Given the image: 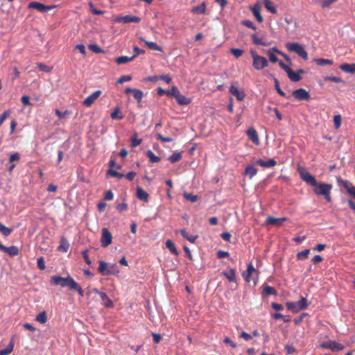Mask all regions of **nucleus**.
Wrapping results in <instances>:
<instances>
[{
  "instance_id": "22",
  "label": "nucleus",
  "mask_w": 355,
  "mask_h": 355,
  "mask_svg": "<svg viewBox=\"0 0 355 355\" xmlns=\"http://www.w3.org/2000/svg\"><path fill=\"white\" fill-rule=\"evenodd\" d=\"M343 71L350 73H355V63L348 64V63H343L340 65L339 67Z\"/></svg>"
},
{
  "instance_id": "8",
  "label": "nucleus",
  "mask_w": 355,
  "mask_h": 355,
  "mask_svg": "<svg viewBox=\"0 0 355 355\" xmlns=\"http://www.w3.org/2000/svg\"><path fill=\"white\" fill-rule=\"evenodd\" d=\"M112 242V235L109 230L106 227H103L101 230V243L103 248H106L110 245Z\"/></svg>"
},
{
  "instance_id": "20",
  "label": "nucleus",
  "mask_w": 355,
  "mask_h": 355,
  "mask_svg": "<svg viewBox=\"0 0 355 355\" xmlns=\"http://www.w3.org/2000/svg\"><path fill=\"white\" fill-rule=\"evenodd\" d=\"M256 164L263 168H272L277 165V162L274 159H269L268 161L258 159Z\"/></svg>"
},
{
  "instance_id": "31",
  "label": "nucleus",
  "mask_w": 355,
  "mask_h": 355,
  "mask_svg": "<svg viewBox=\"0 0 355 355\" xmlns=\"http://www.w3.org/2000/svg\"><path fill=\"white\" fill-rule=\"evenodd\" d=\"M313 62H315L318 66H323L326 64L331 65L334 63L332 60L325 58H315L313 59Z\"/></svg>"
},
{
  "instance_id": "26",
  "label": "nucleus",
  "mask_w": 355,
  "mask_h": 355,
  "mask_svg": "<svg viewBox=\"0 0 355 355\" xmlns=\"http://www.w3.org/2000/svg\"><path fill=\"white\" fill-rule=\"evenodd\" d=\"M206 7H207V5H206V3L204 1L202 3H201L200 5L197 6H194L192 10H191V12L193 13H196V14H204L206 11Z\"/></svg>"
},
{
  "instance_id": "45",
  "label": "nucleus",
  "mask_w": 355,
  "mask_h": 355,
  "mask_svg": "<svg viewBox=\"0 0 355 355\" xmlns=\"http://www.w3.org/2000/svg\"><path fill=\"white\" fill-rule=\"evenodd\" d=\"M132 94H133L134 98L138 103H140L141 101L143 96H144L143 92L139 89H134Z\"/></svg>"
},
{
  "instance_id": "46",
  "label": "nucleus",
  "mask_w": 355,
  "mask_h": 355,
  "mask_svg": "<svg viewBox=\"0 0 355 355\" xmlns=\"http://www.w3.org/2000/svg\"><path fill=\"white\" fill-rule=\"evenodd\" d=\"M310 253V250L309 249H306L304 250H302L301 252H299L297 253V259L298 260H303L308 258V256Z\"/></svg>"
},
{
  "instance_id": "16",
  "label": "nucleus",
  "mask_w": 355,
  "mask_h": 355,
  "mask_svg": "<svg viewBox=\"0 0 355 355\" xmlns=\"http://www.w3.org/2000/svg\"><path fill=\"white\" fill-rule=\"evenodd\" d=\"M247 135L250 140H251L254 144H259V139L257 130L254 128H250L246 132Z\"/></svg>"
},
{
  "instance_id": "58",
  "label": "nucleus",
  "mask_w": 355,
  "mask_h": 355,
  "mask_svg": "<svg viewBox=\"0 0 355 355\" xmlns=\"http://www.w3.org/2000/svg\"><path fill=\"white\" fill-rule=\"evenodd\" d=\"M37 268L40 270H44L46 266H45V261H44V259L43 257H40L37 259Z\"/></svg>"
},
{
  "instance_id": "15",
  "label": "nucleus",
  "mask_w": 355,
  "mask_h": 355,
  "mask_svg": "<svg viewBox=\"0 0 355 355\" xmlns=\"http://www.w3.org/2000/svg\"><path fill=\"white\" fill-rule=\"evenodd\" d=\"M287 220L286 218H275L272 216H268L266 218V223L267 225H271L274 226H280L284 221Z\"/></svg>"
},
{
  "instance_id": "7",
  "label": "nucleus",
  "mask_w": 355,
  "mask_h": 355,
  "mask_svg": "<svg viewBox=\"0 0 355 355\" xmlns=\"http://www.w3.org/2000/svg\"><path fill=\"white\" fill-rule=\"evenodd\" d=\"M55 7L56 6H46L44 3L37 1L30 2L28 5V8L35 9L41 12H46Z\"/></svg>"
},
{
  "instance_id": "6",
  "label": "nucleus",
  "mask_w": 355,
  "mask_h": 355,
  "mask_svg": "<svg viewBox=\"0 0 355 355\" xmlns=\"http://www.w3.org/2000/svg\"><path fill=\"white\" fill-rule=\"evenodd\" d=\"M320 347L323 349H329L332 352H340L342 351L345 346L340 343H336L334 340H328L323 342L320 344Z\"/></svg>"
},
{
  "instance_id": "57",
  "label": "nucleus",
  "mask_w": 355,
  "mask_h": 355,
  "mask_svg": "<svg viewBox=\"0 0 355 355\" xmlns=\"http://www.w3.org/2000/svg\"><path fill=\"white\" fill-rule=\"evenodd\" d=\"M230 52L232 53L236 58L241 56L243 53V51L239 49L232 48L230 49Z\"/></svg>"
},
{
  "instance_id": "5",
  "label": "nucleus",
  "mask_w": 355,
  "mask_h": 355,
  "mask_svg": "<svg viewBox=\"0 0 355 355\" xmlns=\"http://www.w3.org/2000/svg\"><path fill=\"white\" fill-rule=\"evenodd\" d=\"M71 281L73 282L74 279L70 276L65 278L59 276H53L50 280L51 283L53 285H60L62 287L67 286L69 288L71 287Z\"/></svg>"
},
{
  "instance_id": "37",
  "label": "nucleus",
  "mask_w": 355,
  "mask_h": 355,
  "mask_svg": "<svg viewBox=\"0 0 355 355\" xmlns=\"http://www.w3.org/2000/svg\"><path fill=\"white\" fill-rule=\"evenodd\" d=\"M273 80H274V83H275V89H276L277 92L280 96L288 98L289 96H287L286 93L284 91H282V89H281V87L279 86V80L275 77H274V76H273Z\"/></svg>"
},
{
  "instance_id": "44",
  "label": "nucleus",
  "mask_w": 355,
  "mask_h": 355,
  "mask_svg": "<svg viewBox=\"0 0 355 355\" xmlns=\"http://www.w3.org/2000/svg\"><path fill=\"white\" fill-rule=\"evenodd\" d=\"M182 153H173L171 156L168 157V160L171 163L173 164L178 161H180L182 159Z\"/></svg>"
},
{
  "instance_id": "52",
  "label": "nucleus",
  "mask_w": 355,
  "mask_h": 355,
  "mask_svg": "<svg viewBox=\"0 0 355 355\" xmlns=\"http://www.w3.org/2000/svg\"><path fill=\"white\" fill-rule=\"evenodd\" d=\"M141 141L142 140L141 139L137 138V134H135L131 138V145L133 148L138 146L141 143Z\"/></svg>"
},
{
  "instance_id": "25",
  "label": "nucleus",
  "mask_w": 355,
  "mask_h": 355,
  "mask_svg": "<svg viewBox=\"0 0 355 355\" xmlns=\"http://www.w3.org/2000/svg\"><path fill=\"white\" fill-rule=\"evenodd\" d=\"M175 98L178 103L181 105H189L191 103V100L182 95L180 92L178 94Z\"/></svg>"
},
{
  "instance_id": "27",
  "label": "nucleus",
  "mask_w": 355,
  "mask_h": 355,
  "mask_svg": "<svg viewBox=\"0 0 355 355\" xmlns=\"http://www.w3.org/2000/svg\"><path fill=\"white\" fill-rule=\"evenodd\" d=\"M262 294L263 295H266V296H268V295H277V291L275 290V288H273V287H272L270 286H266L263 288Z\"/></svg>"
},
{
  "instance_id": "30",
  "label": "nucleus",
  "mask_w": 355,
  "mask_h": 355,
  "mask_svg": "<svg viewBox=\"0 0 355 355\" xmlns=\"http://www.w3.org/2000/svg\"><path fill=\"white\" fill-rule=\"evenodd\" d=\"M5 252L10 257H15L19 254V249L15 245H11L6 248Z\"/></svg>"
},
{
  "instance_id": "28",
  "label": "nucleus",
  "mask_w": 355,
  "mask_h": 355,
  "mask_svg": "<svg viewBox=\"0 0 355 355\" xmlns=\"http://www.w3.org/2000/svg\"><path fill=\"white\" fill-rule=\"evenodd\" d=\"M136 57V55H134L131 57H128V56H120V57H118L116 58V62L118 64H125V63H127L130 61H132Z\"/></svg>"
},
{
  "instance_id": "2",
  "label": "nucleus",
  "mask_w": 355,
  "mask_h": 355,
  "mask_svg": "<svg viewBox=\"0 0 355 355\" xmlns=\"http://www.w3.org/2000/svg\"><path fill=\"white\" fill-rule=\"evenodd\" d=\"M286 48L289 52L295 53L303 60L308 59V53L305 51L302 44L298 42H288L286 44Z\"/></svg>"
},
{
  "instance_id": "24",
  "label": "nucleus",
  "mask_w": 355,
  "mask_h": 355,
  "mask_svg": "<svg viewBox=\"0 0 355 355\" xmlns=\"http://www.w3.org/2000/svg\"><path fill=\"white\" fill-rule=\"evenodd\" d=\"M180 233L182 236V237L187 240H188L191 243H195L196 240L198 237V235H191L189 234V233L184 229L180 230Z\"/></svg>"
},
{
  "instance_id": "40",
  "label": "nucleus",
  "mask_w": 355,
  "mask_h": 355,
  "mask_svg": "<svg viewBox=\"0 0 355 355\" xmlns=\"http://www.w3.org/2000/svg\"><path fill=\"white\" fill-rule=\"evenodd\" d=\"M110 116L112 119H122L124 116L121 113L120 108L119 107H116L113 112L111 113Z\"/></svg>"
},
{
  "instance_id": "34",
  "label": "nucleus",
  "mask_w": 355,
  "mask_h": 355,
  "mask_svg": "<svg viewBox=\"0 0 355 355\" xmlns=\"http://www.w3.org/2000/svg\"><path fill=\"white\" fill-rule=\"evenodd\" d=\"M165 244H166V247L170 250V252L172 254H173L175 255L178 254V252L175 248V245L174 243L171 239L166 240Z\"/></svg>"
},
{
  "instance_id": "64",
  "label": "nucleus",
  "mask_w": 355,
  "mask_h": 355,
  "mask_svg": "<svg viewBox=\"0 0 355 355\" xmlns=\"http://www.w3.org/2000/svg\"><path fill=\"white\" fill-rule=\"evenodd\" d=\"M113 198L114 195L111 190H107L104 193V199L105 200H112Z\"/></svg>"
},
{
  "instance_id": "35",
  "label": "nucleus",
  "mask_w": 355,
  "mask_h": 355,
  "mask_svg": "<svg viewBox=\"0 0 355 355\" xmlns=\"http://www.w3.org/2000/svg\"><path fill=\"white\" fill-rule=\"evenodd\" d=\"M146 155L149 158L150 162L152 163H157L161 160V158L155 155V153L149 150L146 152Z\"/></svg>"
},
{
  "instance_id": "23",
  "label": "nucleus",
  "mask_w": 355,
  "mask_h": 355,
  "mask_svg": "<svg viewBox=\"0 0 355 355\" xmlns=\"http://www.w3.org/2000/svg\"><path fill=\"white\" fill-rule=\"evenodd\" d=\"M260 11H261V7L259 4H255L252 8V12L254 16L255 17V18L257 19V20L259 22H262L263 19L260 13Z\"/></svg>"
},
{
  "instance_id": "42",
  "label": "nucleus",
  "mask_w": 355,
  "mask_h": 355,
  "mask_svg": "<svg viewBox=\"0 0 355 355\" xmlns=\"http://www.w3.org/2000/svg\"><path fill=\"white\" fill-rule=\"evenodd\" d=\"M35 320L41 324L46 323L47 321V316H46V312L42 311V312L40 313L38 315H36Z\"/></svg>"
},
{
  "instance_id": "51",
  "label": "nucleus",
  "mask_w": 355,
  "mask_h": 355,
  "mask_svg": "<svg viewBox=\"0 0 355 355\" xmlns=\"http://www.w3.org/2000/svg\"><path fill=\"white\" fill-rule=\"evenodd\" d=\"M71 114V112L68 110H66L64 112H61L58 109L55 110V114L58 116V117L60 119H64L67 116Z\"/></svg>"
},
{
  "instance_id": "3",
  "label": "nucleus",
  "mask_w": 355,
  "mask_h": 355,
  "mask_svg": "<svg viewBox=\"0 0 355 355\" xmlns=\"http://www.w3.org/2000/svg\"><path fill=\"white\" fill-rule=\"evenodd\" d=\"M286 306L287 309L293 313H297L302 310L306 309L309 304L306 299L302 297L297 302H286Z\"/></svg>"
},
{
  "instance_id": "61",
  "label": "nucleus",
  "mask_w": 355,
  "mask_h": 355,
  "mask_svg": "<svg viewBox=\"0 0 355 355\" xmlns=\"http://www.w3.org/2000/svg\"><path fill=\"white\" fill-rule=\"evenodd\" d=\"M10 114V110H8L3 112V113L0 116V126L4 122V121L8 118V116Z\"/></svg>"
},
{
  "instance_id": "12",
  "label": "nucleus",
  "mask_w": 355,
  "mask_h": 355,
  "mask_svg": "<svg viewBox=\"0 0 355 355\" xmlns=\"http://www.w3.org/2000/svg\"><path fill=\"white\" fill-rule=\"evenodd\" d=\"M230 92L232 95L235 96L238 101H243L245 97V94L243 91L239 90L237 87L231 85L230 87Z\"/></svg>"
},
{
  "instance_id": "41",
  "label": "nucleus",
  "mask_w": 355,
  "mask_h": 355,
  "mask_svg": "<svg viewBox=\"0 0 355 355\" xmlns=\"http://www.w3.org/2000/svg\"><path fill=\"white\" fill-rule=\"evenodd\" d=\"M13 231V228L6 227L3 224L0 223V232L4 236H9Z\"/></svg>"
},
{
  "instance_id": "10",
  "label": "nucleus",
  "mask_w": 355,
  "mask_h": 355,
  "mask_svg": "<svg viewBox=\"0 0 355 355\" xmlns=\"http://www.w3.org/2000/svg\"><path fill=\"white\" fill-rule=\"evenodd\" d=\"M102 92L101 90H96L92 94L88 96L83 102V105L87 107H89L101 96Z\"/></svg>"
},
{
  "instance_id": "54",
  "label": "nucleus",
  "mask_w": 355,
  "mask_h": 355,
  "mask_svg": "<svg viewBox=\"0 0 355 355\" xmlns=\"http://www.w3.org/2000/svg\"><path fill=\"white\" fill-rule=\"evenodd\" d=\"M88 48L90 51L96 53H103V51L97 44H89Z\"/></svg>"
},
{
  "instance_id": "13",
  "label": "nucleus",
  "mask_w": 355,
  "mask_h": 355,
  "mask_svg": "<svg viewBox=\"0 0 355 355\" xmlns=\"http://www.w3.org/2000/svg\"><path fill=\"white\" fill-rule=\"evenodd\" d=\"M98 272L103 276H109L114 272L109 269V266L104 261H99Z\"/></svg>"
},
{
  "instance_id": "49",
  "label": "nucleus",
  "mask_w": 355,
  "mask_h": 355,
  "mask_svg": "<svg viewBox=\"0 0 355 355\" xmlns=\"http://www.w3.org/2000/svg\"><path fill=\"white\" fill-rule=\"evenodd\" d=\"M183 196L186 200L191 202H195L198 200V196L187 192H184Z\"/></svg>"
},
{
  "instance_id": "17",
  "label": "nucleus",
  "mask_w": 355,
  "mask_h": 355,
  "mask_svg": "<svg viewBox=\"0 0 355 355\" xmlns=\"http://www.w3.org/2000/svg\"><path fill=\"white\" fill-rule=\"evenodd\" d=\"M303 73H304L303 69H299L297 72H295L291 69L287 75L291 81L297 82L301 80L300 74Z\"/></svg>"
},
{
  "instance_id": "59",
  "label": "nucleus",
  "mask_w": 355,
  "mask_h": 355,
  "mask_svg": "<svg viewBox=\"0 0 355 355\" xmlns=\"http://www.w3.org/2000/svg\"><path fill=\"white\" fill-rule=\"evenodd\" d=\"M241 24L249 28H252L253 30L256 29V26H254V23L250 20H243L242 21Z\"/></svg>"
},
{
  "instance_id": "21",
  "label": "nucleus",
  "mask_w": 355,
  "mask_h": 355,
  "mask_svg": "<svg viewBox=\"0 0 355 355\" xmlns=\"http://www.w3.org/2000/svg\"><path fill=\"white\" fill-rule=\"evenodd\" d=\"M136 194H137V197L138 199H139L145 202L148 201L149 195L142 188L137 187Z\"/></svg>"
},
{
  "instance_id": "43",
  "label": "nucleus",
  "mask_w": 355,
  "mask_h": 355,
  "mask_svg": "<svg viewBox=\"0 0 355 355\" xmlns=\"http://www.w3.org/2000/svg\"><path fill=\"white\" fill-rule=\"evenodd\" d=\"M273 51L277 52L278 53H281L276 48H272V49L268 51V56L271 62L275 63L278 61V58L273 53Z\"/></svg>"
},
{
  "instance_id": "19",
  "label": "nucleus",
  "mask_w": 355,
  "mask_h": 355,
  "mask_svg": "<svg viewBox=\"0 0 355 355\" xmlns=\"http://www.w3.org/2000/svg\"><path fill=\"white\" fill-rule=\"evenodd\" d=\"M222 275L227 279L230 282H236V270L230 268L228 270L223 271Z\"/></svg>"
},
{
  "instance_id": "63",
  "label": "nucleus",
  "mask_w": 355,
  "mask_h": 355,
  "mask_svg": "<svg viewBox=\"0 0 355 355\" xmlns=\"http://www.w3.org/2000/svg\"><path fill=\"white\" fill-rule=\"evenodd\" d=\"M127 209H128V204L126 202H123L116 205V209L119 212H122L123 211H125V210H127Z\"/></svg>"
},
{
  "instance_id": "56",
  "label": "nucleus",
  "mask_w": 355,
  "mask_h": 355,
  "mask_svg": "<svg viewBox=\"0 0 355 355\" xmlns=\"http://www.w3.org/2000/svg\"><path fill=\"white\" fill-rule=\"evenodd\" d=\"M155 136H156L157 139H159V140L162 141V142H171L173 140V138L168 137H164L160 133H157Z\"/></svg>"
},
{
  "instance_id": "50",
  "label": "nucleus",
  "mask_w": 355,
  "mask_h": 355,
  "mask_svg": "<svg viewBox=\"0 0 355 355\" xmlns=\"http://www.w3.org/2000/svg\"><path fill=\"white\" fill-rule=\"evenodd\" d=\"M337 1L338 0H319V3L322 8H326Z\"/></svg>"
},
{
  "instance_id": "14",
  "label": "nucleus",
  "mask_w": 355,
  "mask_h": 355,
  "mask_svg": "<svg viewBox=\"0 0 355 355\" xmlns=\"http://www.w3.org/2000/svg\"><path fill=\"white\" fill-rule=\"evenodd\" d=\"M92 291L100 295L102 301L105 302V307H111L113 305L112 301L109 298L108 295L104 292H100L97 288H94Z\"/></svg>"
},
{
  "instance_id": "11",
  "label": "nucleus",
  "mask_w": 355,
  "mask_h": 355,
  "mask_svg": "<svg viewBox=\"0 0 355 355\" xmlns=\"http://www.w3.org/2000/svg\"><path fill=\"white\" fill-rule=\"evenodd\" d=\"M141 21V19L135 15H125L123 17H116L115 19L116 22L118 23H123V24H128V23H139Z\"/></svg>"
},
{
  "instance_id": "48",
  "label": "nucleus",
  "mask_w": 355,
  "mask_h": 355,
  "mask_svg": "<svg viewBox=\"0 0 355 355\" xmlns=\"http://www.w3.org/2000/svg\"><path fill=\"white\" fill-rule=\"evenodd\" d=\"M266 9L268 10L272 14H276L277 10L276 7L274 6L273 3L270 1V2H266L264 5Z\"/></svg>"
},
{
  "instance_id": "39",
  "label": "nucleus",
  "mask_w": 355,
  "mask_h": 355,
  "mask_svg": "<svg viewBox=\"0 0 355 355\" xmlns=\"http://www.w3.org/2000/svg\"><path fill=\"white\" fill-rule=\"evenodd\" d=\"M251 37L253 43L255 44H259L263 46H266L268 45V44L263 40V38H259L255 33L252 34Z\"/></svg>"
},
{
  "instance_id": "4",
  "label": "nucleus",
  "mask_w": 355,
  "mask_h": 355,
  "mask_svg": "<svg viewBox=\"0 0 355 355\" xmlns=\"http://www.w3.org/2000/svg\"><path fill=\"white\" fill-rule=\"evenodd\" d=\"M253 59L252 65L257 70H261L268 65V62L265 57L257 55L253 51H251Z\"/></svg>"
},
{
  "instance_id": "1",
  "label": "nucleus",
  "mask_w": 355,
  "mask_h": 355,
  "mask_svg": "<svg viewBox=\"0 0 355 355\" xmlns=\"http://www.w3.org/2000/svg\"><path fill=\"white\" fill-rule=\"evenodd\" d=\"M299 173L303 181L313 187V191L315 195L324 196L325 200L329 202L331 201V192L333 188L332 184L318 182L313 175L304 169L299 170Z\"/></svg>"
},
{
  "instance_id": "9",
  "label": "nucleus",
  "mask_w": 355,
  "mask_h": 355,
  "mask_svg": "<svg viewBox=\"0 0 355 355\" xmlns=\"http://www.w3.org/2000/svg\"><path fill=\"white\" fill-rule=\"evenodd\" d=\"M292 94L296 99L299 101H309L311 98L309 93L303 88L294 90Z\"/></svg>"
},
{
  "instance_id": "29",
  "label": "nucleus",
  "mask_w": 355,
  "mask_h": 355,
  "mask_svg": "<svg viewBox=\"0 0 355 355\" xmlns=\"http://www.w3.org/2000/svg\"><path fill=\"white\" fill-rule=\"evenodd\" d=\"M245 173L251 179L257 173V168L253 165H248L245 169Z\"/></svg>"
},
{
  "instance_id": "47",
  "label": "nucleus",
  "mask_w": 355,
  "mask_h": 355,
  "mask_svg": "<svg viewBox=\"0 0 355 355\" xmlns=\"http://www.w3.org/2000/svg\"><path fill=\"white\" fill-rule=\"evenodd\" d=\"M255 272V268H254L253 265L252 263H250L248 266L247 270H246V275L245 277L246 282H250V277L252 275V274Z\"/></svg>"
},
{
  "instance_id": "18",
  "label": "nucleus",
  "mask_w": 355,
  "mask_h": 355,
  "mask_svg": "<svg viewBox=\"0 0 355 355\" xmlns=\"http://www.w3.org/2000/svg\"><path fill=\"white\" fill-rule=\"evenodd\" d=\"M139 40L143 42L149 49L162 52V48L160 46H159L156 42H149L142 37H139Z\"/></svg>"
},
{
  "instance_id": "62",
  "label": "nucleus",
  "mask_w": 355,
  "mask_h": 355,
  "mask_svg": "<svg viewBox=\"0 0 355 355\" xmlns=\"http://www.w3.org/2000/svg\"><path fill=\"white\" fill-rule=\"evenodd\" d=\"M89 8H90V10H91V12L94 14V15H102L104 13V11H102V10H97L94 4L91 2L89 3Z\"/></svg>"
},
{
  "instance_id": "55",
  "label": "nucleus",
  "mask_w": 355,
  "mask_h": 355,
  "mask_svg": "<svg viewBox=\"0 0 355 355\" xmlns=\"http://www.w3.org/2000/svg\"><path fill=\"white\" fill-rule=\"evenodd\" d=\"M342 118L340 114L334 116V123L336 129L339 128L341 125Z\"/></svg>"
},
{
  "instance_id": "36",
  "label": "nucleus",
  "mask_w": 355,
  "mask_h": 355,
  "mask_svg": "<svg viewBox=\"0 0 355 355\" xmlns=\"http://www.w3.org/2000/svg\"><path fill=\"white\" fill-rule=\"evenodd\" d=\"M271 316L275 320L282 319V320L285 322H288L291 320L290 315H284L280 313H272Z\"/></svg>"
},
{
  "instance_id": "33",
  "label": "nucleus",
  "mask_w": 355,
  "mask_h": 355,
  "mask_svg": "<svg viewBox=\"0 0 355 355\" xmlns=\"http://www.w3.org/2000/svg\"><path fill=\"white\" fill-rule=\"evenodd\" d=\"M70 289L76 291L81 297L84 296V291L75 280L73 282L71 281Z\"/></svg>"
},
{
  "instance_id": "53",
  "label": "nucleus",
  "mask_w": 355,
  "mask_h": 355,
  "mask_svg": "<svg viewBox=\"0 0 355 355\" xmlns=\"http://www.w3.org/2000/svg\"><path fill=\"white\" fill-rule=\"evenodd\" d=\"M107 174H109L110 175H111L112 177H114V178H117L119 179H121L123 177H124V175L122 174V173H120L119 172H117L116 171H114L113 169H111L110 168L108 171H107Z\"/></svg>"
},
{
  "instance_id": "38",
  "label": "nucleus",
  "mask_w": 355,
  "mask_h": 355,
  "mask_svg": "<svg viewBox=\"0 0 355 355\" xmlns=\"http://www.w3.org/2000/svg\"><path fill=\"white\" fill-rule=\"evenodd\" d=\"M13 347H14V345H13L12 342L11 341L7 345V346L4 349L0 350V355L10 354L12 352Z\"/></svg>"
},
{
  "instance_id": "60",
  "label": "nucleus",
  "mask_w": 355,
  "mask_h": 355,
  "mask_svg": "<svg viewBox=\"0 0 355 355\" xmlns=\"http://www.w3.org/2000/svg\"><path fill=\"white\" fill-rule=\"evenodd\" d=\"M132 80L131 76L129 75H123L121 76L117 80V83H123L124 82L130 81Z\"/></svg>"
},
{
  "instance_id": "32",
  "label": "nucleus",
  "mask_w": 355,
  "mask_h": 355,
  "mask_svg": "<svg viewBox=\"0 0 355 355\" xmlns=\"http://www.w3.org/2000/svg\"><path fill=\"white\" fill-rule=\"evenodd\" d=\"M337 182L339 184V185H341L344 187V189L346 190L347 193L349 192V191H350L351 188L353 186L349 181L344 180L341 178H338Z\"/></svg>"
}]
</instances>
